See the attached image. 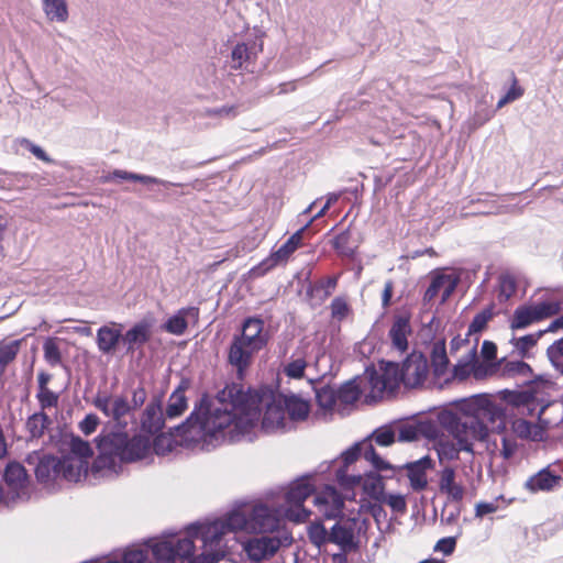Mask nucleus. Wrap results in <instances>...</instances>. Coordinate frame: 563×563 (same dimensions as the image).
<instances>
[{"instance_id": "5701e85b", "label": "nucleus", "mask_w": 563, "mask_h": 563, "mask_svg": "<svg viewBox=\"0 0 563 563\" xmlns=\"http://www.w3.org/2000/svg\"><path fill=\"white\" fill-rule=\"evenodd\" d=\"M123 324L111 322L97 330V346L102 354H112L122 341Z\"/></svg>"}, {"instance_id": "79ce46f5", "label": "nucleus", "mask_w": 563, "mask_h": 563, "mask_svg": "<svg viewBox=\"0 0 563 563\" xmlns=\"http://www.w3.org/2000/svg\"><path fill=\"white\" fill-rule=\"evenodd\" d=\"M435 450L441 462L457 460L460 453L463 452L454 440L451 441L444 438L437 441Z\"/></svg>"}, {"instance_id": "e2e57ef3", "label": "nucleus", "mask_w": 563, "mask_h": 563, "mask_svg": "<svg viewBox=\"0 0 563 563\" xmlns=\"http://www.w3.org/2000/svg\"><path fill=\"white\" fill-rule=\"evenodd\" d=\"M331 317L334 320L342 321L351 312V308L343 297H335L330 305Z\"/></svg>"}, {"instance_id": "a18cd8bd", "label": "nucleus", "mask_w": 563, "mask_h": 563, "mask_svg": "<svg viewBox=\"0 0 563 563\" xmlns=\"http://www.w3.org/2000/svg\"><path fill=\"white\" fill-rule=\"evenodd\" d=\"M69 453L67 455H74L80 460L89 462L92 456V449L88 441L80 439L79 437H73L69 442Z\"/></svg>"}, {"instance_id": "b1692460", "label": "nucleus", "mask_w": 563, "mask_h": 563, "mask_svg": "<svg viewBox=\"0 0 563 563\" xmlns=\"http://www.w3.org/2000/svg\"><path fill=\"white\" fill-rule=\"evenodd\" d=\"M313 503L327 519L336 518L344 506L342 497L333 488H327L323 493L314 496Z\"/></svg>"}, {"instance_id": "864d4df0", "label": "nucleus", "mask_w": 563, "mask_h": 563, "mask_svg": "<svg viewBox=\"0 0 563 563\" xmlns=\"http://www.w3.org/2000/svg\"><path fill=\"white\" fill-rule=\"evenodd\" d=\"M360 389L353 382H347L336 390L338 399L344 404H354L360 398Z\"/></svg>"}, {"instance_id": "5fc2aeb1", "label": "nucleus", "mask_w": 563, "mask_h": 563, "mask_svg": "<svg viewBox=\"0 0 563 563\" xmlns=\"http://www.w3.org/2000/svg\"><path fill=\"white\" fill-rule=\"evenodd\" d=\"M368 384L373 398L382 397L385 391L388 393L386 380L383 375L375 369L368 373Z\"/></svg>"}, {"instance_id": "a878e982", "label": "nucleus", "mask_w": 563, "mask_h": 563, "mask_svg": "<svg viewBox=\"0 0 563 563\" xmlns=\"http://www.w3.org/2000/svg\"><path fill=\"white\" fill-rule=\"evenodd\" d=\"M562 481L561 475L550 472L548 467L530 476L525 483V488L530 493L553 490Z\"/></svg>"}, {"instance_id": "423d86ee", "label": "nucleus", "mask_w": 563, "mask_h": 563, "mask_svg": "<svg viewBox=\"0 0 563 563\" xmlns=\"http://www.w3.org/2000/svg\"><path fill=\"white\" fill-rule=\"evenodd\" d=\"M283 508L257 503L250 510L251 529L258 534H274L288 530L284 523Z\"/></svg>"}, {"instance_id": "2eb2a0df", "label": "nucleus", "mask_w": 563, "mask_h": 563, "mask_svg": "<svg viewBox=\"0 0 563 563\" xmlns=\"http://www.w3.org/2000/svg\"><path fill=\"white\" fill-rule=\"evenodd\" d=\"M3 481L11 499H26L29 497V475L21 463H8L3 472Z\"/></svg>"}, {"instance_id": "cd10ccee", "label": "nucleus", "mask_w": 563, "mask_h": 563, "mask_svg": "<svg viewBox=\"0 0 563 563\" xmlns=\"http://www.w3.org/2000/svg\"><path fill=\"white\" fill-rule=\"evenodd\" d=\"M151 338V325L146 321L135 323L124 334L122 342L126 346V353H134L143 346Z\"/></svg>"}, {"instance_id": "c85d7f7f", "label": "nucleus", "mask_w": 563, "mask_h": 563, "mask_svg": "<svg viewBox=\"0 0 563 563\" xmlns=\"http://www.w3.org/2000/svg\"><path fill=\"white\" fill-rule=\"evenodd\" d=\"M511 429L514 433L522 440L541 442L547 438V431L543 426L533 423L526 419L514 420Z\"/></svg>"}, {"instance_id": "72a5a7b5", "label": "nucleus", "mask_w": 563, "mask_h": 563, "mask_svg": "<svg viewBox=\"0 0 563 563\" xmlns=\"http://www.w3.org/2000/svg\"><path fill=\"white\" fill-rule=\"evenodd\" d=\"M410 332L409 320L406 317L399 316L394 320V323L389 330V336L391 339L394 347L400 352H405L408 347L407 335Z\"/></svg>"}, {"instance_id": "8fccbe9b", "label": "nucleus", "mask_w": 563, "mask_h": 563, "mask_svg": "<svg viewBox=\"0 0 563 563\" xmlns=\"http://www.w3.org/2000/svg\"><path fill=\"white\" fill-rule=\"evenodd\" d=\"M475 355L476 350L473 347L468 351L466 358L460 360L457 364L454 365L453 377L459 378L460 380L465 379L471 373Z\"/></svg>"}, {"instance_id": "f704fd0d", "label": "nucleus", "mask_w": 563, "mask_h": 563, "mask_svg": "<svg viewBox=\"0 0 563 563\" xmlns=\"http://www.w3.org/2000/svg\"><path fill=\"white\" fill-rule=\"evenodd\" d=\"M220 522L223 523L225 531L235 532L246 528L251 529L250 514L245 515L240 509L229 511L222 518H219Z\"/></svg>"}, {"instance_id": "bf43d9fd", "label": "nucleus", "mask_w": 563, "mask_h": 563, "mask_svg": "<svg viewBox=\"0 0 563 563\" xmlns=\"http://www.w3.org/2000/svg\"><path fill=\"white\" fill-rule=\"evenodd\" d=\"M333 247L340 255L345 257H352L355 253L354 247L350 245V233L347 231L335 236Z\"/></svg>"}, {"instance_id": "473e14b6", "label": "nucleus", "mask_w": 563, "mask_h": 563, "mask_svg": "<svg viewBox=\"0 0 563 563\" xmlns=\"http://www.w3.org/2000/svg\"><path fill=\"white\" fill-rule=\"evenodd\" d=\"M165 416L159 402L152 401L145 408L142 426L151 433H156L164 428Z\"/></svg>"}, {"instance_id": "c9c22d12", "label": "nucleus", "mask_w": 563, "mask_h": 563, "mask_svg": "<svg viewBox=\"0 0 563 563\" xmlns=\"http://www.w3.org/2000/svg\"><path fill=\"white\" fill-rule=\"evenodd\" d=\"M36 478L46 483L59 477L58 459L55 456H44L35 468Z\"/></svg>"}, {"instance_id": "de8ad7c7", "label": "nucleus", "mask_w": 563, "mask_h": 563, "mask_svg": "<svg viewBox=\"0 0 563 563\" xmlns=\"http://www.w3.org/2000/svg\"><path fill=\"white\" fill-rule=\"evenodd\" d=\"M308 537L310 542L319 549L327 542H330V533L320 522L310 525L308 528Z\"/></svg>"}, {"instance_id": "774afa93", "label": "nucleus", "mask_w": 563, "mask_h": 563, "mask_svg": "<svg viewBox=\"0 0 563 563\" xmlns=\"http://www.w3.org/2000/svg\"><path fill=\"white\" fill-rule=\"evenodd\" d=\"M373 438L378 445L389 446L395 442V432L390 428H382L373 433Z\"/></svg>"}, {"instance_id": "c03bdc74", "label": "nucleus", "mask_w": 563, "mask_h": 563, "mask_svg": "<svg viewBox=\"0 0 563 563\" xmlns=\"http://www.w3.org/2000/svg\"><path fill=\"white\" fill-rule=\"evenodd\" d=\"M307 367V362L305 358L303 351H297L291 360L285 365L284 373L290 378H301L303 377L305 369Z\"/></svg>"}, {"instance_id": "e433bc0d", "label": "nucleus", "mask_w": 563, "mask_h": 563, "mask_svg": "<svg viewBox=\"0 0 563 563\" xmlns=\"http://www.w3.org/2000/svg\"><path fill=\"white\" fill-rule=\"evenodd\" d=\"M187 408V398L185 396V388L179 386L169 396L165 417L167 419H175L179 417Z\"/></svg>"}, {"instance_id": "7ed1b4c3", "label": "nucleus", "mask_w": 563, "mask_h": 563, "mask_svg": "<svg viewBox=\"0 0 563 563\" xmlns=\"http://www.w3.org/2000/svg\"><path fill=\"white\" fill-rule=\"evenodd\" d=\"M440 421L449 435L460 445V450L465 453L474 455V442L486 440L485 430L470 415L445 413L441 416Z\"/></svg>"}, {"instance_id": "4d7b16f0", "label": "nucleus", "mask_w": 563, "mask_h": 563, "mask_svg": "<svg viewBox=\"0 0 563 563\" xmlns=\"http://www.w3.org/2000/svg\"><path fill=\"white\" fill-rule=\"evenodd\" d=\"M44 358L52 365L56 366L62 362L59 347L54 339H47L43 344Z\"/></svg>"}, {"instance_id": "052dcab7", "label": "nucleus", "mask_w": 563, "mask_h": 563, "mask_svg": "<svg viewBox=\"0 0 563 563\" xmlns=\"http://www.w3.org/2000/svg\"><path fill=\"white\" fill-rule=\"evenodd\" d=\"M36 398L40 404V411L45 412V410L58 406L59 396L51 389L37 390Z\"/></svg>"}, {"instance_id": "aec40b11", "label": "nucleus", "mask_w": 563, "mask_h": 563, "mask_svg": "<svg viewBox=\"0 0 563 563\" xmlns=\"http://www.w3.org/2000/svg\"><path fill=\"white\" fill-rule=\"evenodd\" d=\"M336 479L341 486L353 487L363 483V486L368 493L377 500L384 494L382 478L376 473L367 474L364 479L361 474L347 475L343 468H338L335 472Z\"/></svg>"}, {"instance_id": "412c9836", "label": "nucleus", "mask_w": 563, "mask_h": 563, "mask_svg": "<svg viewBox=\"0 0 563 563\" xmlns=\"http://www.w3.org/2000/svg\"><path fill=\"white\" fill-rule=\"evenodd\" d=\"M459 277L451 274L438 273L432 276L431 283L423 295L426 303L432 301L442 291V302H444L455 290Z\"/></svg>"}, {"instance_id": "58836bf2", "label": "nucleus", "mask_w": 563, "mask_h": 563, "mask_svg": "<svg viewBox=\"0 0 563 563\" xmlns=\"http://www.w3.org/2000/svg\"><path fill=\"white\" fill-rule=\"evenodd\" d=\"M545 333L544 331H539L533 334H527L520 338H512L510 343L514 346V352H516L521 358L530 357V351L536 346L538 340Z\"/></svg>"}, {"instance_id": "6e6552de", "label": "nucleus", "mask_w": 563, "mask_h": 563, "mask_svg": "<svg viewBox=\"0 0 563 563\" xmlns=\"http://www.w3.org/2000/svg\"><path fill=\"white\" fill-rule=\"evenodd\" d=\"M561 310L558 301L544 300L516 308L510 322L512 330L526 329L530 324L552 317Z\"/></svg>"}, {"instance_id": "ddd939ff", "label": "nucleus", "mask_w": 563, "mask_h": 563, "mask_svg": "<svg viewBox=\"0 0 563 563\" xmlns=\"http://www.w3.org/2000/svg\"><path fill=\"white\" fill-rule=\"evenodd\" d=\"M471 418L476 419L479 422V426L486 432V439L489 434V428L501 430L505 428V411L501 406L489 399H482L478 401L477 407L474 409L473 413L470 415Z\"/></svg>"}, {"instance_id": "09e8293b", "label": "nucleus", "mask_w": 563, "mask_h": 563, "mask_svg": "<svg viewBox=\"0 0 563 563\" xmlns=\"http://www.w3.org/2000/svg\"><path fill=\"white\" fill-rule=\"evenodd\" d=\"M225 555V552L223 549H207L203 548L202 552L196 556H194V553L191 556H189L190 563H218L221 561Z\"/></svg>"}, {"instance_id": "2f4dec72", "label": "nucleus", "mask_w": 563, "mask_h": 563, "mask_svg": "<svg viewBox=\"0 0 563 563\" xmlns=\"http://www.w3.org/2000/svg\"><path fill=\"white\" fill-rule=\"evenodd\" d=\"M282 402L284 405L289 426H291L292 422L303 421L307 419L310 408L306 400L292 395L282 399Z\"/></svg>"}, {"instance_id": "338daca9", "label": "nucleus", "mask_w": 563, "mask_h": 563, "mask_svg": "<svg viewBox=\"0 0 563 563\" xmlns=\"http://www.w3.org/2000/svg\"><path fill=\"white\" fill-rule=\"evenodd\" d=\"M516 291V282L509 275H504L499 279V296L505 300L509 299Z\"/></svg>"}, {"instance_id": "0e129e2a", "label": "nucleus", "mask_w": 563, "mask_h": 563, "mask_svg": "<svg viewBox=\"0 0 563 563\" xmlns=\"http://www.w3.org/2000/svg\"><path fill=\"white\" fill-rule=\"evenodd\" d=\"M494 110L492 108H481L475 111L473 118L468 119L466 122L470 131L477 129L483 125L486 121H488L494 115Z\"/></svg>"}, {"instance_id": "f03ea898", "label": "nucleus", "mask_w": 563, "mask_h": 563, "mask_svg": "<svg viewBox=\"0 0 563 563\" xmlns=\"http://www.w3.org/2000/svg\"><path fill=\"white\" fill-rule=\"evenodd\" d=\"M99 455L93 462L96 472L118 474L122 463L142 460L151 452V440L122 430L102 432L97 439Z\"/></svg>"}, {"instance_id": "6ab92c4d", "label": "nucleus", "mask_w": 563, "mask_h": 563, "mask_svg": "<svg viewBox=\"0 0 563 563\" xmlns=\"http://www.w3.org/2000/svg\"><path fill=\"white\" fill-rule=\"evenodd\" d=\"M439 492L446 497L448 504H460L464 499L466 489L456 481V472L451 466H445L438 473Z\"/></svg>"}, {"instance_id": "9d476101", "label": "nucleus", "mask_w": 563, "mask_h": 563, "mask_svg": "<svg viewBox=\"0 0 563 563\" xmlns=\"http://www.w3.org/2000/svg\"><path fill=\"white\" fill-rule=\"evenodd\" d=\"M227 533L223 523L216 519L213 521L191 523L188 526L185 537L190 538L192 541L194 539H200L202 548L213 550L223 549L221 542Z\"/></svg>"}, {"instance_id": "f257e3e1", "label": "nucleus", "mask_w": 563, "mask_h": 563, "mask_svg": "<svg viewBox=\"0 0 563 563\" xmlns=\"http://www.w3.org/2000/svg\"><path fill=\"white\" fill-rule=\"evenodd\" d=\"M260 402L257 394L233 383L212 399L202 397L178 429L187 440L201 442L207 451L225 440L253 441L261 416Z\"/></svg>"}, {"instance_id": "49530a36", "label": "nucleus", "mask_w": 563, "mask_h": 563, "mask_svg": "<svg viewBox=\"0 0 563 563\" xmlns=\"http://www.w3.org/2000/svg\"><path fill=\"white\" fill-rule=\"evenodd\" d=\"M503 372L508 376H520L523 378H529L532 369L530 365L522 360H516L506 361L503 365Z\"/></svg>"}, {"instance_id": "0eeeda50", "label": "nucleus", "mask_w": 563, "mask_h": 563, "mask_svg": "<svg viewBox=\"0 0 563 563\" xmlns=\"http://www.w3.org/2000/svg\"><path fill=\"white\" fill-rule=\"evenodd\" d=\"M194 551V541L185 536L157 541L150 545L154 563H176V559L189 558Z\"/></svg>"}, {"instance_id": "4468645a", "label": "nucleus", "mask_w": 563, "mask_h": 563, "mask_svg": "<svg viewBox=\"0 0 563 563\" xmlns=\"http://www.w3.org/2000/svg\"><path fill=\"white\" fill-rule=\"evenodd\" d=\"M402 384L415 388L420 386L429 373L428 358L422 352L413 351L401 364Z\"/></svg>"}, {"instance_id": "39448f33", "label": "nucleus", "mask_w": 563, "mask_h": 563, "mask_svg": "<svg viewBox=\"0 0 563 563\" xmlns=\"http://www.w3.org/2000/svg\"><path fill=\"white\" fill-rule=\"evenodd\" d=\"M316 490L311 475H303L289 484L284 495L283 514L286 519L300 523L305 522L311 511L303 506L305 500Z\"/></svg>"}, {"instance_id": "4c0bfd02", "label": "nucleus", "mask_w": 563, "mask_h": 563, "mask_svg": "<svg viewBox=\"0 0 563 563\" xmlns=\"http://www.w3.org/2000/svg\"><path fill=\"white\" fill-rule=\"evenodd\" d=\"M22 340L0 342V377L5 373L7 367L16 358Z\"/></svg>"}, {"instance_id": "13d9d810", "label": "nucleus", "mask_w": 563, "mask_h": 563, "mask_svg": "<svg viewBox=\"0 0 563 563\" xmlns=\"http://www.w3.org/2000/svg\"><path fill=\"white\" fill-rule=\"evenodd\" d=\"M512 82L505 93L499 98L496 106H506L507 103L518 100L523 95V89L519 86L515 75H511Z\"/></svg>"}, {"instance_id": "f3484780", "label": "nucleus", "mask_w": 563, "mask_h": 563, "mask_svg": "<svg viewBox=\"0 0 563 563\" xmlns=\"http://www.w3.org/2000/svg\"><path fill=\"white\" fill-rule=\"evenodd\" d=\"M92 404L98 410H100L106 417L112 419L118 426H121L122 419L131 410V405L124 396H117L112 398L110 395L98 393L93 398Z\"/></svg>"}, {"instance_id": "9b49d317", "label": "nucleus", "mask_w": 563, "mask_h": 563, "mask_svg": "<svg viewBox=\"0 0 563 563\" xmlns=\"http://www.w3.org/2000/svg\"><path fill=\"white\" fill-rule=\"evenodd\" d=\"M309 227L306 223L297 232H295L277 251L273 252L268 257L263 260L256 267L253 268V273L257 276H262L276 267L278 264L286 262L289 256L300 246L302 240V233Z\"/></svg>"}, {"instance_id": "a211bd4d", "label": "nucleus", "mask_w": 563, "mask_h": 563, "mask_svg": "<svg viewBox=\"0 0 563 563\" xmlns=\"http://www.w3.org/2000/svg\"><path fill=\"white\" fill-rule=\"evenodd\" d=\"M257 353L256 350L250 349L244 343L232 338L228 350V363L235 369L236 376L240 379L244 378Z\"/></svg>"}, {"instance_id": "69168bd1", "label": "nucleus", "mask_w": 563, "mask_h": 563, "mask_svg": "<svg viewBox=\"0 0 563 563\" xmlns=\"http://www.w3.org/2000/svg\"><path fill=\"white\" fill-rule=\"evenodd\" d=\"M378 501L388 505L395 512H404L406 510V500L401 495L383 494Z\"/></svg>"}, {"instance_id": "3c124183", "label": "nucleus", "mask_w": 563, "mask_h": 563, "mask_svg": "<svg viewBox=\"0 0 563 563\" xmlns=\"http://www.w3.org/2000/svg\"><path fill=\"white\" fill-rule=\"evenodd\" d=\"M336 399V390L329 386H322L319 389H316V400L323 409H332Z\"/></svg>"}, {"instance_id": "1a4fd4ad", "label": "nucleus", "mask_w": 563, "mask_h": 563, "mask_svg": "<svg viewBox=\"0 0 563 563\" xmlns=\"http://www.w3.org/2000/svg\"><path fill=\"white\" fill-rule=\"evenodd\" d=\"M365 527L361 517L340 518L331 528L330 542L338 544L343 552H351L358 547V536Z\"/></svg>"}, {"instance_id": "37998d69", "label": "nucleus", "mask_w": 563, "mask_h": 563, "mask_svg": "<svg viewBox=\"0 0 563 563\" xmlns=\"http://www.w3.org/2000/svg\"><path fill=\"white\" fill-rule=\"evenodd\" d=\"M380 374L386 380L390 394L402 384V368L397 363H386Z\"/></svg>"}, {"instance_id": "20e7f679", "label": "nucleus", "mask_w": 563, "mask_h": 563, "mask_svg": "<svg viewBox=\"0 0 563 563\" xmlns=\"http://www.w3.org/2000/svg\"><path fill=\"white\" fill-rule=\"evenodd\" d=\"M294 537L289 530L277 531L274 534H257L242 543L243 552L252 563H263L272 560L282 549L290 547Z\"/></svg>"}, {"instance_id": "ea45409f", "label": "nucleus", "mask_w": 563, "mask_h": 563, "mask_svg": "<svg viewBox=\"0 0 563 563\" xmlns=\"http://www.w3.org/2000/svg\"><path fill=\"white\" fill-rule=\"evenodd\" d=\"M51 423L48 415L38 411L27 418L25 426L32 439H40Z\"/></svg>"}, {"instance_id": "6e6d98bb", "label": "nucleus", "mask_w": 563, "mask_h": 563, "mask_svg": "<svg viewBox=\"0 0 563 563\" xmlns=\"http://www.w3.org/2000/svg\"><path fill=\"white\" fill-rule=\"evenodd\" d=\"M362 454L364 459L371 462L376 471L388 470L389 464L385 462L375 451L371 443L362 444Z\"/></svg>"}, {"instance_id": "603ef678", "label": "nucleus", "mask_w": 563, "mask_h": 563, "mask_svg": "<svg viewBox=\"0 0 563 563\" xmlns=\"http://www.w3.org/2000/svg\"><path fill=\"white\" fill-rule=\"evenodd\" d=\"M150 554V545L128 548L121 560L125 563H145Z\"/></svg>"}, {"instance_id": "c756f323", "label": "nucleus", "mask_w": 563, "mask_h": 563, "mask_svg": "<svg viewBox=\"0 0 563 563\" xmlns=\"http://www.w3.org/2000/svg\"><path fill=\"white\" fill-rule=\"evenodd\" d=\"M199 310L196 307H188L179 309L174 316L169 317L162 329L174 335H183L187 330V317H198Z\"/></svg>"}, {"instance_id": "bb28decb", "label": "nucleus", "mask_w": 563, "mask_h": 563, "mask_svg": "<svg viewBox=\"0 0 563 563\" xmlns=\"http://www.w3.org/2000/svg\"><path fill=\"white\" fill-rule=\"evenodd\" d=\"M261 51L262 44L257 45L255 42L238 43L231 52L232 68L240 69L244 67L247 69Z\"/></svg>"}, {"instance_id": "393cba45", "label": "nucleus", "mask_w": 563, "mask_h": 563, "mask_svg": "<svg viewBox=\"0 0 563 563\" xmlns=\"http://www.w3.org/2000/svg\"><path fill=\"white\" fill-rule=\"evenodd\" d=\"M432 467L433 460L428 455L407 464V476L412 490L422 492L427 488V471Z\"/></svg>"}, {"instance_id": "4be33fe9", "label": "nucleus", "mask_w": 563, "mask_h": 563, "mask_svg": "<svg viewBox=\"0 0 563 563\" xmlns=\"http://www.w3.org/2000/svg\"><path fill=\"white\" fill-rule=\"evenodd\" d=\"M89 462L74 455H63L58 459L59 477L68 482H80L88 474Z\"/></svg>"}, {"instance_id": "f8f14e48", "label": "nucleus", "mask_w": 563, "mask_h": 563, "mask_svg": "<svg viewBox=\"0 0 563 563\" xmlns=\"http://www.w3.org/2000/svg\"><path fill=\"white\" fill-rule=\"evenodd\" d=\"M233 338L257 352L266 347L269 341V334L265 331V323L257 317H247L244 319L241 332L234 334Z\"/></svg>"}, {"instance_id": "a19ab883", "label": "nucleus", "mask_w": 563, "mask_h": 563, "mask_svg": "<svg viewBox=\"0 0 563 563\" xmlns=\"http://www.w3.org/2000/svg\"><path fill=\"white\" fill-rule=\"evenodd\" d=\"M43 10L49 21L66 22L68 19L66 0H43Z\"/></svg>"}, {"instance_id": "dca6fc26", "label": "nucleus", "mask_w": 563, "mask_h": 563, "mask_svg": "<svg viewBox=\"0 0 563 563\" xmlns=\"http://www.w3.org/2000/svg\"><path fill=\"white\" fill-rule=\"evenodd\" d=\"M291 428L292 426H289L282 399L274 398L266 405V409L262 418L261 430L264 433L271 434L285 432Z\"/></svg>"}, {"instance_id": "7c9ffc66", "label": "nucleus", "mask_w": 563, "mask_h": 563, "mask_svg": "<svg viewBox=\"0 0 563 563\" xmlns=\"http://www.w3.org/2000/svg\"><path fill=\"white\" fill-rule=\"evenodd\" d=\"M431 368L434 377L441 378L445 375L449 367L445 341L438 340L433 342L430 351Z\"/></svg>"}, {"instance_id": "680f3d73", "label": "nucleus", "mask_w": 563, "mask_h": 563, "mask_svg": "<svg viewBox=\"0 0 563 563\" xmlns=\"http://www.w3.org/2000/svg\"><path fill=\"white\" fill-rule=\"evenodd\" d=\"M493 312L490 309H485L477 313L472 322L468 325L467 334H476L479 333L482 330H484L488 323V321L492 319Z\"/></svg>"}]
</instances>
